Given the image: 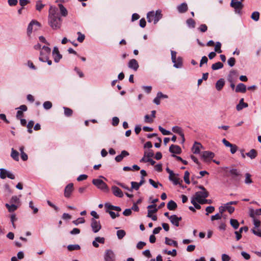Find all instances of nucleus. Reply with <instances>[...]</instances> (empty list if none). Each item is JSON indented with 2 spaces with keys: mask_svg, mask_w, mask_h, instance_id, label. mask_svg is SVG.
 Segmentation results:
<instances>
[{
  "mask_svg": "<svg viewBox=\"0 0 261 261\" xmlns=\"http://www.w3.org/2000/svg\"><path fill=\"white\" fill-rule=\"evenodd\" d=\"M48 24L53 30L60 29L62 25V20L60 14L56 12L55 8L50 6L49 10Z\"/></svg>",
  "mask_w": 261,
  "mask_h": 261,
  "instance_id": "obj_1",
  "label": "nucleus"
},
{
  "mask_svg": "<svg viewBox=\"0 0 261 261\" xmlns=\"http://www.w3.org/2000/svg\"><path fill=\"white\" fill-rule=\"evenodd\" d=\"M161 11L158 10L154 12L153 11H149L147 13L146 18L148 22L153 21L154 24H156L162 18Z\"/></svg>",
  "mask_w": 261,
  "mask_h": 261,
  "instance_id": "obj_2",
  "label": "nucleus"
},
{
  "mask_svg": "<svg viewBox=\"0 0 261 261\" xmlns=\"http://www.w3.org/2000/svg\"><path fill=\"white\" fill-rule=\"evenodd\" d=\"M92 182L100 190L105 192L109 191L108 186L102 180L100 179H93Z\"/></svg>",
  "mask_w": 261,
  "mask_h": 261,
  "instance_id": "obj_3",
  "label": "nucleus"
},
{
  "mask_svg": "<svg viewBox=\"0 0 261 261\" xmlns=\"http://www.w3.org/2000/svg\"><path fill=\"white\" fill-rule=\"evenodd\" d=\"M176 54L175 51L171 50V60L174 63L173 66L176 68H179L182 66V58L181 57H178L176 59Z\"/></svg>",
  "mask_w": 261,
  "mask_h": 261,
  "instance_id": "obj_4",
  "label": "nucleus"
},
{
  "mask_svg": "<svg viewBox=\"0 0 261 261\" xmlns=\"http://www.w3.org/2000/svg\"><path fill=\"white\" fill-rule=\"evenodd\" d=\"M51 49L49 47L43 46L42 50L40 53V57L39 60L40 61H44V59L47 60L49 59V56L50 54Z\"/></svg>",
  "mask_w": 261,
  "mask_h": 261,
  "instance_id": "obj_5",
  "label": "nucleus"
},
{
  "mask_svg": "<svg viewBox=\"0 0 261 261\" xmlns=\"http://www.w3.org/2000/svg\"><path fill=\"white\" fill-rule=\"evenodd\" d=\"M230 6L234 9L235 12L237 13H240L241 10L244 7V5L242 3L237 0H231Z\"/></svg>",
  "mask_w": 261,
  "mask_h": 261,
  "instance_id": "obj_6",
  "label": "nucleus"
},
{
  "mask_svg": "<svg viewBox=\"0 0 261 261\" xmlns=\"http://www.w3.org/2000/svg\"><path fill=\"white\" fill-rule=\"evenodd\" d=\"M74 190L73 184L69 183L65 188L64 191V196L65 198L69 199L71 197Z\"/></svg>",
  "mask_w": 261,
  "mask_h": 261,
  "instance_id": "obj_7",
  "label": "nucleus"
},
{
  "mask_svg": "<svg viewBox=\"0 0 261 261\" xmlns=\"http://www.w3.org/2000/svg\"><path fill=\"white\" fill-rule=\"evenodd\" d=\"M91 227L93 232H98L101 228L100 221L94 218L91 219Z\"/></svg>",
  "mask_w": 261,
  "mask_h": 261,
  "instance_id": "obj_8",
  "label": "nucleus"
},
{
  "mask_svg": "<svg viewBox=\"0 0 261 261\" xmlns=\"http://www.w3.org/2000/svg\"><path fill=\"white\" fill-rule=\"evenodd\" d=\"M215 156V154L210 151H204L201 152V157L205 162L212 160Z\"/></svg>",
  "mask_w": 261,
  "mask_h": 261,
  "instance_id": "obj_9",
  "label": "nucleus"
},
{
  "mask_svg": "<svg viewBox=\"0 0 261 261\" xmlns=\"http://www.w3.org/2000/svg\"><path fill=\"white\" fill-rule=\"evenodd\" d=\"M229 174L231 177V178L236 181H239L240 178L239 176L241 175V172L237 169H231L229 171Z\"/></svg>",
  "mask_w": 261,
  "mask_h": 261,
  "instance_id": "obj_10",
  "label": "nucleus"
},
{
  "mask_svg": "<svg viewBox=\"0 0 261 261\" xmlns=\"http://www.w3.org/2000/svg\"><path fill=\"white\" fill-rule=\"evenodd\" d=\"M209 195V193L208 191H198L195 193V196L194 197L195 198L196 201L199 200L201 199L206 198Z\"/></svg>",
  "mask_w": 261,
  "mask_h": 261,
  "instance_id": "obj_11",
  "label": "nucleus"
},
{
  "mask_svg": "<svg viewBox=\"0 0 261 261\" xmlns=\"http://www.w3.org/2000/svg\"><path fill=\"white\" fill-rule=\"evenodd\" d=\"M53 56L54 57V61L56 63L59 62L62 56L60 54L58 48L57 46L54 47L53 50Z\"/></svg>",
  "mask_w": 261,
  "mask_h": 261,
  "instance_id": "obj_12",
  "label": "nucleus"
},
{
  "mask_svg": "<svg viewBox=\"0 0 261 261\" xmlns=\"http://www.w3.org/2000/svg\"><path fill=\"white\" fill-rule=\"evenodd\" d=\"M181 217H177L176 215L170 216L169 220L171 223L174 226L178 227L179 225V221L181 220Z\"/></svg>",
  "mask_w": 261,
  "mask_h": 261,
  "instance_id": "obj_13",
  "label": "nucleus"
},
{
  "mask_svg": "<svg viewBox=\"0 0 261 261\" xmlns=\"http://www.w3.org/2000/svg\"><path fill=\"white\" fill-rule=\"evenodd\" d=\"M36 24L39 27L40 26V24L39 22L36 20H32L29 24L27 28V34L28 36H30L33 31V26Z\"/></svg>",
  "mask_w": 261,
  "mask_h": 261,
  "instance_id": "obj_14",
  "label": "nucleus"
},
{
  "mask_svg": "<svg viewBox=\"0 0 261 261\" xmlns=\"http://www.w3.org/2000/svg\"><path fill=\"white\" fill-rule=\"evenodd\" d=\"M246 90L247 88L246 85L242 83L238 84L235 88V92L237 93H245Z\"/></svg>",
  "mask_w": 261,
  "mask_h": 261,
  "instance_id": "obj_15",
  "label": "nucleus"
},
{
  "mask_svg": "<svg viewBox=\"0 0 261 261\" xmlns=\"http://www.w3.org/2000/svg\"><path fill=\"white\" fill-rule=\"evenodd\" d=\"M115 255L111 250H107L105 255V261H113L114 259Z\"/></svg>",
  "mask_w": 261,
  "mask_h": 261,
  "instance_id": "obj_16",
  "label": "nucleus"
},
{
  "mask_svg": "<svg viewBox=\"0 0 261 261\" xmlns=\"http://www.w3.org/2000/svg\"><path fill=\"white\" fill-rule=\"evenodd\" d=\"M169 151L172 153L174 154H180L181 152V148L176 145H171L169 149Z\"/></svg>",
  "mask_w": 261,
  "mask_h": 261,
  "instance_id": "obj_17",
  "label": "nucleus"
},
{
  "mask_svg": "<svg viewBox=\"0 0 261 261\" xmlns=\"http://www.w3.org/2000/svg\"><path fill=\"white\" fill-rule=\"evenodd\" d=\"M112 190L113 194L118 197H122L123 196L122 191L120 189L116 186H113Z\"/></svg>",
  "mask_w": 261,
  "mask_h": 261,
  "instance_id": "obj_18",
  "label": "nucleus"
},
{
  "mask_svg": "<svg viewBox=\"0 0 261 261\" xmlns=\"http://www.w3.org/2000/svg\"><path fill=\"white\" fill-rule=\"evenodd\" d=\"M177 11L180 13H184L188 11V7L186 3H182L177 7Z\"/></svg>",
  "mask_w": 261,
  "mask_h": 261,
  "instance_id": "obj_19",
  "label": "nucleus"
},
{
  "mask_svg": "<svg viewBox=\"0 0 261 261\" xmlns=\"http://www.w3.org/2000/svg\"><path fill=\"white\" fill-rule=\"evenodd\" d=\"M202 147V146L200 143L195 142L192 146V151L194 154H199L200 148Z\"/></svg>",
  "mask_w": 261,
  "mask_h": 261,
  "instance_id": "obj_20",
  "label": "nucleus"
},
{
  "mask_svg": "<svg viewBox=\"0 0 261 261\" xmlns=\"http://www.w3.org/2000/svg\"><path fill=\"white\" fill-rule=\"evenodd\" d=\"M248 107V105L247 103L245 102L244 101V98H241L239 103L236 106L237 110L240 111L242 110L243 108H247Z\"/></svg>",
  "mask_w": 261,
  "mask_h": 261,
  "instance_id": "obj_21",
  "label": "nucleus"
},
{
  "mask_svg": "<svg viewBox=\"0 0 261 261\" xmlns=\"http://www.w3.org/2000/svg\"><path fill=\"white\" fill-rule=\"evenodd\" d=\"M129 154L128 152L126 150H123L121 151L120 154H119L115 157V160L116 162H119L121 161L124 157L129 155Z\"/></svg>",
  "mask_w": 261,
  "mask_h": 261,
  "instance_id": "obj_22",
  "label": "nucleus"
},
{
  "mask_svg": "<svg viewBox=\"0 0 261 261\" xmlns=\"http://www.w3.org/2000/svg\"><path fill=\"white\" fill-rule=\"evenodd\" d=\"M238 76L237 71L236 70H231L228 75L227 80L228 82H231L232 80L234 81Z\"/></svg>",
  "mask_w": 261,
  "mask_h": 261,
  "instance_id": "obj_23",
  "label": "nucleus"
},
{
  "mask_svg": "<svg viewBox=\"0 0 261 261\" xmlns=\"http://www.w3.org/2000/svg\"><path fill=\"white\" fill-rule=\"evenodd\" d=\"M224 85V80L223 79H220L216 83V88L218 91H220L223 89Z\"/></svg>",
  "mask_w": 261,
  "mask_h": 261,
  "instance_id": "obj_24",
  "label": "nucleus"
},
{
  "mask_svg": "<svg viewBox=\"0 0 261 261\" xmlns=\"http://www.w3.org/2000/svg\"><path fill=\"white\" fill-rule=\"evenodd\" d=\"M165 244L170 246H173L175 247H178V243L176 241L172 240L168 237H166L165 238Z\"/></svg>",
  "mask_w": 261,
  "mask_h": 261,
  "instance_id": "obj_25",
  "label": "nucleus"
},
{
  "mask_svg": "<svg viewBox=\"0 0 261 261\" xmlns=\"http://www.w3.org/2000/svg\"><path fill=\"white\" fill-rule=\"evenodd\" d=\"M259 215H261V208L256 209L255 211L253 209L250 210L249 216L252 218H254L255 216Z\"/></svg>",
  "mask_w": 261,
  "mask_h": 261,
  "instance_id": "obj_26",
  "label": "nucleus"
},
{
  "mask_svg": "<svg viewBox=\"0 0 261 261\" xmlns=\"http://www.w3.org/2000/svg\"><path fill=\"white\" fill-rule=\"evenodd\" d=\"M246 155L251 159H254L257 156V152L255 149H252L248 152L246 153Z\"/></svg>",
  "mask_w": 261,
  "mask_h": 261,
  "instance_id": "obj_27",
  "label": "nucleus"
},
{
  "mask_svg": "<svg viewBox=\"0 0 261 261\" xmlns=\"http://www.w3.org/2000/svg\"><path fill=\"white\" fill-rule=\"evenodd\" d=\"M58 7L60 11L61 15L64 17L66 16L68 14V11L66 8L62 4H59Z\"/></svg>",
  "mask_w": 261,
  "mask_h": 261,
  "instance_id": "obj_28",
  "label": "nucleus"
},
{
  "mask_svg": "<svg viewBox=\"0 0 261 261\" xmlns=\"http://www.w3.org/2000/svg\"><path fill=\"white\" fill-rule=\"evenodd\" d=\"M177 205L176 203L172 200H170L167 204V208L170 211H173V210H175V208L177 207Z\"/></svg>",
  "mask_w": 261,
  "mask_h": 261,
  "instance_id": "obj_29",
  "label": "nucleus"
},
{
  "mask_svg": "<svg viewBox=\"0 0 261 261\" xmlns=\"http://www.w3.org/2000/svg\"><path fill=\"white\" fill-rule=\"evenodd\" d=\"M105 206L108 210H110L111 211H115L117 212H120L121 210V208L119 206H114V205H111L110 204L107 203L105 204Z\"/></svg>",
  "mask_w": 261,
  "mask_h": 261,
  "instance_id": "obj_30",
  "label": "nucleus"
},
{
  "mask_svg": "<svg viewBox=\"0 0 261 261\" xmlns=\"http://www.w3.org/2000/svg\"><path fill=\"white\" fill-rule=\"evenodd\" d=\"M81 249V247L77 244H71L67 246V249L69 251L73 250H78Z\"/></svg>",
  "mask_w": 261,
  "mask_h": 261,
  "instance_id": "obj_31",
  "label": "nucleus"
},
{
  "mask_svg": "<svg viewBox=\"0 0 261 261\" xmlns=\"http://www.w3.org/2000/svg\"><path fill=\"white\" fill-rule=\"evenodd\" d=\"M223 67V64L220 62H218L216 63H214L212 66V69L213 70H216L220 69H221Z\"/></svg>",
  "mask_w": 261,
  "mask_h": 261,
  "instance_id": "obj_32",
  "label": "nucleus"
},
{
  "mask_svg": "<svg viewBox=\"0 0 261 261\" xmlns=\"http://www.w3.org/2000/svg\"><path fill=\"white\" fill-rule=\"evenodd\" d=\"M174 175L175 174L171 175V176H169V180L172 181L175 185H180V182L179 181V178L177 177H175Z\"/></svg>",
  "mask_w": 261,
  "mask_h": 261,
  "instance_id": "obj_33",
  "label": "nucleus"
},
{
  "mask_svg": "<svg viewBox=\"0 0 261 261\" xmlns=\"http://www.w3.org/2000/svg\"><path fill=\"white\" fill-rule=\"evenodd\" d=\"M5 206L9 212H13L15 211L17 208V206L14 204L10 205L8 203H6Z\"/></svg>",
  "mask_w": 261,
  "mask_h": 261,
  "instance_id": "obj_34",
  "label": "nucleus"
},
{
  "mask_svg": "<svg viewBox=\"0 0 261 261\" xmlns=\"http://www.w3.org/2000/svg\"><path fill=\"white\" fill-rule=\"evenodd\" d=\"M230 223L231 226L235 229H237L239 228V223L238 221L236 219H231L230 220Z\"/></svg>",
  "mask_w": 261,
  "mask_h": 261,
  "instance_id": "obj_35",
  "label": "nucleus"
},
{
  "mask_svg": "<svg viewBox=\"0 0 261 261\" xmlns=\"http://www.w3.org/2000/svg\"><path fill=\"white\" fill-rule=\"evenodd\" d=\"M11 156L15 161H18L19 160V153L13 148L12 149Z\"/></svg>",
  "mask_w": 261,
  "mask_h": 261,
  "instance_id": "obj_36",
  "label": "nucleus"
},
{
  "mask_svg": "<svg viewBox=\"0 0 261 261\" xmlns=\"http://www.w3.org/2000/svg\"><path fill=\"white\" fill-rule=\"evenodd\" d=\"M188 27L190 28H194L195 27V21L192 18H189L186 21Z\"/></svg>",
  "mask_w": 261,
  "mask_h": 261,
  "instance_id": "obj_37",
  "label": "nucleus"
},
{
  "mask_svg": "<svg viewBox=\"0 0 261 261\" xmlns=\"http://www.w3.org/2000/svg\"><path fill=\"white\" fill-rule=\"evenodd\" d=\"M45 5L42 3L41 0H38L36 2V9L38 11H41V10L44 7Z\"/></svg>",
  "mask_w": 261,
  "mask_h": 261,
  "instance_id": "obj_38",
  "label": "nucleus"
},
{
  "mask_svg": "<svg viewBox=\"0 0 261 261\" xmlns=\"http://www.w3.org/2000/svg\"><path fill=\"white\" fill-rule=\"evenodd\" d=\"M8 173V171L5 169L1 168L0 169V178L2 179H5L6 178L7 174Z\"/></svg>",
  "mask_w": 261,
  "mask_h": 261,
  "instance_id": "obj_39",
  "label": "nucleus"
},
{
  "mask_svg": "<svg viewBox=\"0 0 261 261\" xmlns=\"http://www.w3.org/2000/svg\"><path fill=\"white\" fill-rule=\"evenodd\" d=\"M64 110V114L66 117H70L72 116L73 113V111L67 107H63Z\"/></svg>",
  "mask_w": 261,
  "mask_h": 261,
  "instance_id": "obj_40",
  "label": "nucleus"
},
{
  "mask_svg": "<svg viewBox=\"0 0 261 261\" xmlns=\"http://www.w3.org/2000/svg\"><path fill=\"white\" fill-rule=\"evenodd\" d=\"M259 13L257 11L253 12L251 16V18L254 21H257L259 19Z\"/></svg>",
  "mask_w": 261,
  "mask_h": 261,
  "instance_id": "obj_41",
  "label": "nucleus"
},
{
  "mask_svg": "<svg viewBox=\"0 0 261 261\" xmlns=\"http://www.w3.org/2000/svg\"><path fill=\"white\" fill-rule=\"evenodd\" d=\"M139 68V64L136 59H132V69L136 71Z\"/></svg>",
  "mask_w": 261,
  "mask_h": 261,
  "instance_id": "obj_42",
  "label": "nucleus"
},
{
  "mask_svg": "<svg viewBox=\"0 0 261 261\" xmlns=\"http://www.w3.org/2000/svg\"><path fill=\"white\" fill-rule=\"evenodd\" d=\"M197 202L200 204H204L205 203L211 204L212 203L213 201L211 199H206L205 198H203L197 201Z\"/></svg>",
  "mask_w": 261,
  "mask_h": 261,
  "instance_id": "obj_43",
  "label": "nucleus"
},
{
  "mask_svg": "<svg viewBox=\"0 0 261 261\" xmlns=\"http://www.w3.org/2000/svg\"><path fill=\"white\" fill-rule=\"evenodd\" d=\"M251 174L249 173H246L245 174V182L246 184H250L252 182V180L251 178Z\"/></svg>",
  "mask_w": 261,
  "mask_h": 261,
  "instance_id": "obj_44",
  "label": "nucleus"
},
{
  "mask_svg": "<svg viewBox=\"0 0 261 261\" xmlns=\"http://www.w3.org/2000/svg\"><path fill=\"white\" fill-rule=\"evenodd\" d=\"M34 124V122L33 120H30L28 122V123L27 125V127L28 128V131L29 133H32V132H33L32 127H33Z\"/></svg>",
  "mask_w": 261,
  "mask_h": 261,
  "instance_id": "obj_45",
  "label": "nucleus"
},
{
  "mask_svg": "<svg viewBox=\"0 0 261 261\" xmlns=\"http://www.w3.org/2000/svg\"><path fill=\"white\" fill-rule=\"evenodd\" d=\"M189 176H190L189 172L188 171H186L185 172L184 179L185 182L187 184H190V179H189Z\"/></svg>",
  "mask_w": 261,
  "mask_h": 261,
  "instance_id": "obj_46",
  "label": "nucleus"
},
{
  "mask_svg": "<svg viewBox=\"0 0 261 261\" xmlns=\"http://www.w3.org/2000/svg\"><path fill=\"white\" fill-rule=\"evenodd\" d=\"M221 43L220 42H217L215 47V51L218 53H221L222 52L221 49Z\"/></svg>",
  "mask_w": 261,
  "mask_h": 261,
  "instance_id": "obj_47",
  "label": "nucleus"
},
{
  "mask_svg": "<svg viewBox=\"0 0 261 261\" xmlns=\"http://www.w3.org/2000/svg\"><path fill=\"white\" fill-rule=\"evenodd\" d=\"M196 200L195 197H193L191 200V203L194 206V208L197 210H200L201 208V206L199 203H197L196 202Z\"/></svg>",
  "mask_w": 261,
  "mask_h": 261,
  "instance_id": "obj_48",
  "label": "nucleus"
},
{
  "mask_svg": "<svg viewBox=\"0 0 261 261\" xmlns=\"http://www.w3.org/2000/svg\"><path fill=\"white\" fill-rule=\"evenodd\" d=\"M149 184L152 185L154 188H158V186H160L161 187H162V185L160 182H155L153 179H149Z\"/></svg>",
  "mask_w": 261,
  "mask_h": 261,
  "instance_id": "obj_49",
  "label": "nucleus"
},
{
  "mask_svg": "<svg viewBox=\"0 0 261 261\" xmlns=\"http://www.w3.org/2000/svg\"><path fill=\"white\" fill-rule=\"evenodd\" d=\"M172 130L175 133L179 134H181L182 129L181 127H180L178 126H174L172 128Z\"/></svg>",
  "mask_w": 261,
  "mask_h": 261,
  "instance_id": "obj_50",
  "label": "nucleus"
},
{
  "mask_svg": "<svg viewBox=\"0 0 261 261\" xmlns=\"http://www.w3.org/2000/svg\"><path fill=\"white\" fill-rule=\"evenodd\" d=\"M125 235V232L123 230H119L117 231V236L119 239H122Z\"/></svg>",
  "mask_w": 261,
  "mask_h": 261,
  "instance_id": "obj_51",
  "label": "nucleus"
},
{
  "mask_svg": "<svg viewBox=\"0 0 261 261\" xmlns=\"http://www.w3.org/2000/svg\"><path fill=\"white\" fill-rule=\"evenodd\" d=\"M159 129L163 135H170L171 134V133L170 131L166 130L161 126H159Z\"/></svg>",
  "mask_w": 261,
  "mask_h": 261,
  "instance_id": "obj_52",
  "label": "nucleus"
},
{
  "mask_svg": "<svg viewBox=\"0 0 261 261\" xmlns=\"http://www.w3.org/2000/svg\"><path fill=\"white\" fill-rule=\"evenodd\" d=\"M43 108L46 110H49L52 107V103L50 101H46L43 103Z\"/></svg>",
  "mask_w": 261,
  "mask_h": 261,
  "instance_id": "obj_53",
  "label": "nucleus"
},
{
  "mask_svg": "<svg viewBox=\"0 0 261 261\" xmlns=\"http://www.w3.org/2000/svg\"><path fill=\"white\" fill-rule=\"evenodd\" d=\"M85 220L84 218H79L76 220L73 221V224L76 225H79V224H82L85 223Z\"/></svg>",
  "mask_w": 261,
  "mask_h": 261,
  "instance_id": "obj_54",
  "label": "nucleus"
},
{
  "mask_svg": "<svg viewBox=\"0 0 261 261\" xmlns=\"http://www.w3.org/2000/svg\"><path fill=\"white\" fill-rule=\"evenodd\" d=\"M78 37L77 40L79 42H83L85 39V36L84 34H82L80 32H77Z\"/></svg>",
  "mask_w": 261,
  "mask_h": 261,
  "instance_id": "obj_55",
  "label": "nucleus"
},
{
  "mask_svg": "<svg viewBox=\"0 0 261 261\" xmlns=\"http://www.w3.org/2000/svg\"><path fill=\"white\" fill-rule=\"evenodd\" d=\"M141 186L139 184V182L132 181V189L138 190Z\"/></svg>",
  "mask_w": 261,
  "mask_h": 261,
  "instance_id": "obj_56",
  "label": "nucleus"
},
{
  "mask_svg": "<svg viewBox=\"0 0 261 261\" xmlns=\"http://www.w3.org/2000/svg\"><path fill=\"white\" fill-rule=\"evenodd\" d=\"M29 207L32 209L33 210V214H35L36 213H38V208L35 207L34 205H33V202L32 201H30L29 202Z\"/></svg>",
  "mask_w": 261,
  "mask_h": 261,
  "instance_id": "obj_57",
  "label": "nucleus"
},
{
  "mask_svg": "<svg viewBox=\"0 0 261 261\" xmlns=\"http://www.w3.org/2000/svg\"><path fill=\"white\" fill-rule=\"evenodd\" d=\"M228 64L230 67H233L236 63V59L233 57L230 58L227 61Z\"/></svg>",
  "mask_w": 261,
  "mask_h": 261,
  "instance_id": "obj_58",
  "label": "nucleus"
},
{
  "mask_svg": "<svg viewBox=\"0 0 261 261\" xmlns=\"http://www.w3.org/2000/svg\"><path fill=\"white\" fill-rule=\"evenodd\" d=\"M205 211L206 212V215H208L209 214L213 213L215 211V207L213 206H209L206 207Z\"/></svg>",
  "mask_w": 261,
  "mask_h": 261,
  "instance_id": "obj_59",
  "label": "nucleus"
},
{
  "mask_svg": "<svg viewBox=\"0 0 261 261\" xmlns=\"http://www.w3.org/2000/svg\"><path fill=\"white\" fill-rule=\"evenodd\" d=\"M198 30L201 32H205L207 30V27L205 24H201L198 28Z\"/></svg>",
  "mask_w": 261,
  "mask_h": 261,
  "instance_id": "obj_60",
  "label": "nucleus"
},
{
  "mask_svg": "<svg viewBox=\"0 0 261 261\" xmlns=\"http://www.w3.org/2000/svg\"><path fill=\"white\" fill-rule=\"evenodd\" d=\"M251 232L255 236L261 238V230L255 229L254 228L251 230Z\"/></svg>",
  "mask_w": 261,
  "mask_h": 261,
  "instance_id": "obj_61",
  "label": "nucleus"
},
{
  "mask_svg": "<svg viewBox=\"0 0 261 261\" xmlns=\"http://www.w3.org/2000/svg\"><path fill=\"white\" fill-rule=\"evenodd\" d=\"M144 121L145 123H152L153 122V120L149 115H146L144 116Z\"/></svg>",
  "mask_w": 261,
  "mask_h": 261,
  "instance_id": "obj_62",
  "label": "nucleus"
},
{
  "mask_svg": "<svg viewBox=\"0 0 261 261\" xmlns=\"http://www.w3.org/2000/svg\"><path fill=\"white\" fill-rule=\"evenodd\" d=\"M119 122V119L117 117H114L112 118V124L113 126H116L118 125Z\"/></svg>",
  "mask_w": 261,
  "mask_h": 261,
  "instance_id": "obj_63",
  "label": "nucleus"
},
{
  "mask_svg": "<svg viewBox=\"0 0 261 261\" xmlns=\"http://www.w3.org/2000/svg\"><path fill=\"white\" fill-rule=\"evenodd\" d=\"M146 24V21L144 18H141L139 21V25L140 27L144 28Z\"/></svg>",
  "mask_w": 261,
  "mask_h": 261,
  "instance_id": "obj_64",
  "label": "nucleus"
}]
</instances>
